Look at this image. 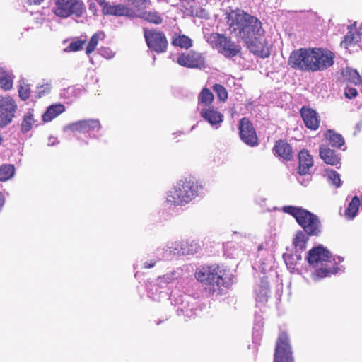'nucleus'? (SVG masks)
Wrapping results in <instances>:
<instances>
[{
  "mask_svg": "<svg viewBox=\"0 0 362 362\" xmlns=\"http://www.w3.org/2000/svg\"><path fill=\"white\" fill-rule=\"evenodd\" d=\"M226 18L230 33L240 38L252 52L262 57L269 55L262 23L256 16L236 9L227 13Z\"/></svg>",
  "mask_w": 362,
  "mask_h": 362,
  "instance_id": "nucleus-1",
  "label": "nucleus"
},
{
  "mask_svg": "<svg viewBox=\"0 0 362 362\" xmlns=\"http://www.w3.org/2000/svg\"><path fill=\"white\" fill-rule=\"evenodd\" d=\"M311 268V278L317 281L339 271L337 264L344 259L341 257H332L329 251L322 245L312 248L306 256Z\"/></svg>",
  "mask_w": 362,
  "mask_h": 362,
  "instance_id": "nucleus-2",
  "label": "nucleus"
},
{
  "mask_svg": "<svg viewBox=\"0 0 362 362\" xmlns=\"http://www.w3.org/2000/svg\"><path fill=\"white\" fill-rule=\"evenodd\" d=\"M202 190L200 182L192 178L181 180L168 191L166 202L170 205L185 206L198 197Z\"/></svg>",
  "mask_w": 362,
  "mask_h": 362,
  "instance_id": "nucleus-3",
  "label": "nucleus"
},
{
  "mask_svg": "<svg viewBox=\"0 0 362 362\" xmlns=\"http://www.w3.org/2000/svg\"><path fill=\"white\" fill-rule=\"evenodd\" d=\"M282 210L292 215L309 235H317L320 233V221L315 214L301 207L292 206H284Z\"/></svg>",
  "mask_w": 362,
  "mask_h": 362,
  "instance_id": "nucleus-4",
  "label": "nucleus"
},
{
  "mask_svg": "<svg viewBox=\"0 0 362 362\" xmlns=\"http://www.w3.org/2000/svg\"><path fill=\"white\" fill-rule=\"evenodd\" d=\"M224 275L225 272L216 264L202 267L195 273L199 281L212 286L209 288V293L217 294L220 293V287L225 286Z\"/></svg>",
  "mask_w": 362,
  "mask_h": 362,
  "instance_id": "nucleus-5",
  "label": "nucleus"
},
{
  "mask_svg": "<svg viewBox=\"0 0 362 362\" xmlns=\"http://www.w3.org/2000/svg\"><path fill=\"white\" fill-rule=\"evenodd\" d=\"M207 42L214 49L227 58L235 57L240 52V47L223 34L211 33Z\"/></svg>",
  "mask_w": 362,
  "mask_h": 362,
  "instance_id": "nucleus-6",
  "label": "nucleus"
},
{
  "mask_svg": "<svg viewBox=\"0 0 362 362\" xmlns=\"http://www.w3.org/2000/svg\"><path fill=\"white\" fill-rule=\"evenodd\" d=\"M101 127L99 119L89 118L69 123L63 127V131L64 132L87 134L90 138H97L95 133L98 132Z\"/></svg>",
  "mask_w": 362,
  "mask_h": 362,
  "instance_id": "nucleus-7",
  "label": "nucleus"
},
{
  "mask_svg": "<svg viewBox=\"0 0 362 362\" xmlns=\"http://www.w3.org/2000/svg\"><path fill=\"white\" fill-rule=\"evenodd\" d=\"M180 275V272L173 271L170 274L163 275L162 277H159L156 282L154 284H150L148 286V291L149 296L153 300H160L162 298H167L168 296V284L173 279H177Z\"/></svg>",
  "mask_w": 362,
  "mask_h": 362,
  "instance_id": "nucleus-8",
  "label": "nucleus"
},
{
  "mask_svg": "<svg viewBox=\"0 0 362 362\" xmlns=\"http://www.w3.org/2000/svg\"><path fill=\"white\" fill-rule=\"evenodd\" d=\"M85 9L83 3L78 0H55L53 11L57 16L66 18L71 15L80 17Z\"/></svg>",
  "mask_w": 362,
  "mask_h": 362,
  "instance_id": "nucleus-9",
  "label": "nucleus"
},
{
  "mask_svg": "<svg viewBox=\"0 0 362 362\" xmlns=\"http://www.w3.org/2000/svg\"><path fill=\"white\" fill-rule=\"evenodd\" d=\"M311 61V48H300L291 52L288 62L291 67L313 72V63Z\"/></svg>",
  "mask_w": 362,
  "mask_h": 362,
  "instance_id": "nucleus-10",
  "label": "nucleus"
},
{
  "mask_svg": "<svg viewBox=\"0 0 362 362\" xmlns=\"http://www.w3.org/2000/svg\"><path fill=\"white\" fill-rule=\"evenodd\" d=\"M274 362H294L292 349L286 332L279 334L274 355Z\"/></svg>",
  "mask_w": 362,
  "mask_h": 362,
  "instance_id": "nucleus-11",
  "label": "nucleus"
},
{
  "mask_svg": "<svg viewBox=\"0 0 362 362\" xmlns=\"http://www.w3.org/2000/svg\"><path fill=\"white\" fill-rule=\"evenodd\" d=\"M18 105L10 96L0 97V127L9 124L16 112Z\"/></svg>",
  "mask_w": 362,
  "mask_h": 362,
  "instance_id": "nucleus-12",
  "label": "nucleus"
},
{
  "mask_svg": "<svg viewBox=\"0 0 362 362\" xmlns=\"http://www.w3.org/2000/svg\"><path fill=\"white\" fill-rule=\"evenodd\" d=\"M177 62L182 66L201 69L205 67V57L202 53L191 50L180 54Z\"/></svg>",
  "mask_w": 362,
  "mask_h": 362,
  "instance_id": "nucleus-13",
  "label": "nucleus"
},
{
  "mask_svg": "<svg viewBox=\"0 0 362 362\" xmlns=\"http://www.w3.org/2000/svg\"><path fill=\"white\" fill-rule=\"evenodd\" d=\"M144 37L148 47L151 50L158 53L165 52L168 41L163 33L145 30Z\"/></svg>",
  "mask_w": 362,
  "mask_h": 362,
  "instance_id": "nucleus-14",
  "label": "nucleus"
},
{
  "mask_svg": "<svg viewBox=\"0 0 362 362\" xmlns=\"http://www.w3.org/2000/svg\"><path fill=\"white\" fill-rule=\"evenodd\" d=\"M317 62L313 63V72L327 69L334 64V54L327 49L316 48Z\"/></svg>",
  "mask_w": 362,
  "mask_h": 362,
  "instance_id": "nucleus-15",
  "label": "nucleus"
},
{
  "mask_svg": "<svg viewBox=\"0 0 362 362\" xmlns=\"http://www.w3.org/2000/svg\"><path fill=\"white\" fill-rule=\"evenodd\" d=\"M240 135L246 144L255 146L257 145V136L251 122L247 118H243L239 123Z\"/></svg>",
  "mask_w": 362,
  "mask_h": 362,
  "instance_id": "nucleus-16",
  "label": "nucleus"
},
{
  "mask_svg": "<svg viewBox=\"0 0 362 362\" xmlns=\"http://www.w3.org/2000/svg\"><path fill=\"white\" fill-rule=\"evenodd\" d=\"M201 117L213 128L217 129L223 122V115L214 107H203L200 108Z\"/></svg>",
  "mask_w": 362,
  "mask_h": 362,
  "instance_id": "nucleus-17",
  "label": "nucleus"
},
{
  "mask_svg": "<svg viewBox=\"0 0 362 362\" xmlns=\"http://www.w3.org/2000/svg\"><path fill=\"white\" fill-rule=\"evenodd\" d=\"M180 300V303H177V305H180L177 310L179 315H182L187 318H192L198 314V305L194 299L189 296H185Z\"/></svg>",
  "mask_w": 362,
  "mask_h": 362,
  "instance_id": "nucleus-18",
  "label": "nucleus"
},
{
  "mask_svg": "<svg viewBox=\"0 0 362 362\" xmlns=\"http://www.w3.org/2000/svg\"><path fill=\"white\" fill-rule=\"evenodd\" d=\"M300 115L307 128L315 130L319 127L320 119L317 113L313 109L303 107Z\"/></svg>",
  "mask_w": 362,
  "mask_h": 362,
  "instance_id": "nucleus-19",
  "label": "nucleus"
},
{
  "mask_svg": "<svg viewBox=\"0 0 362 362\" xmlns=\"http://www.w3.org/2000/svg\"><path fill=\"white\" fill-rule=\"evenodd\" d=\"M102 6V11L105 15L112 16H131L132 11L122 4H110L104 1Z\"/></svg>",
  "mask_w": 362,
  "mask_h": 362,
  "instance_id": "nucleus-20",
  "label": "nucleus"
},
{
  "mask_svg": "<svg viewBox=\"0 0 362 362\" xmlns=\"http://www.w3.org/2000/svg\"><path fill=\"white\" fill-rule=\"evenodd\" d=\"M320 157L327 164L337 166L340 163V158L334 150L329 148L325 144L320 146Z\"/></svg>",
  "mask_w": 362,
  "mask_h": 362,
  "instance_id": "nucleus-21",
  "label": "nucleus"
},
{
  "mask_svg": "<svg viewBox=\"0 0 362 362\" xmlns=\"http://www.w3.org/2000/svg\"><path fill=\"white\" fill-rule=\"evenodd\" d=\"M299 167L298 172L300 175L308 173L309 170L313 166V157L308 150H302L298 153Z\"/></svg>",
  "mask_w": 362,
  "mask_h": 362,
  "instance_id": "nucleus-22",
  "label": "nucleus"
},
{
  "mask_svg": "<svg viewBox=\"0 0 362 362\" xmlns=\"http://www.w3.org/2000/svg\"><path fill=\"white\" fill-rule=\"evenodd\" d=\"M255 292L256 294V300L261 303L267 301L269 297V282L267 279L262 277L260 283L255 286Z\"/></svg>",
  "mask_w": 362,
  "mask_h": 362,
  "instance_id": "nucleus-23",
  "label": "nucleus"
},
{
  "mask_svg": "<svg viewBox=\"0 0 362 362\" xmlns=\"http://www.w3.org/2000/svg\"><path fill=\"white\" fill-rule=\"evenodd\" d=\"M65 111V107L62 104H54L47 107L45 112L42 115L44 122H49Z\"/></svg>",
  "mask_w": 362,
  "mask_h": 362,
  "instance_id": "nucleus-24",
  "label": "nucleus"
},
{
  "mask_svg": "<svg viewBox=\"0 0 362 362\" xmlns=\"http://www.w3.org/2000/svg\"><path fill=\"white\" fill-rule=\"evenodd\" d=\"M324 136L325 143L332 147L341 148L344 145L343 136L333 130H327Z\"/></svg>",
  "mask_w": 362,
  "mask_h": 362,
  "instance_id": "nucleus-25",
  "label": "nucleus"
},
{
  "mask_svg": "<svg viewBox=\"0 0 362 362\" xmlns=\"http://www.w3.org/2000/svg\"><path fill=\"white\" fill-rule=\"evenodd\" d=\"M274 151L276 155L284 158V160H289L292 157L291 146L283 141H279L276 142L274 147Z\"/></svg>",
  "mask_w": 362,
  "mask_h": 362,
  "instance_id": "nucleus-26",
  "label": "nucleus"
},
{
  "mask_svg": "<svg viewBox=\"0 0 362 362\" xmlns=\"http://www.w3.org/2000/svg\"><path fill=\"white\" fill-rule=\"evenodd\" d=\"M283 258L288 269L291 272H294L298 262L302 259V256L298 251H295V252H288L283 255Z\"/></svg>",
  "mask_w": 362,
  "mask_h": 362,
  "instance_id": "nucleus-27",
  "label": "nucleus"
},
{
  "mask_svg": "<svg viewBox=\"0 0 362 362\" xmlns=\"http://www.w3.org/2000/svg\"><path fill=\"white\" fill-rule=\"evenodd\" d=\"M37 120L35 119L34 110L29 109L23 115L21 122V132L26 133L32 129L36 124Z\"/></svg>",
  "mask_w": 362,
  "mask_h": 362,
  "instance_id": "nucleus-28",
  "label": "nucleus"
},
{
  "mask_svg": "<svg viewBox=\"0 0 362 362\" xmlns=\"http://www.w3.org/2000/svg\"><path fill=\"white\" fill-rule=\"evenodd\" d=\"M214 99V94L208 88H203L198 96L199 109L203 107H211V104Z\"/></svg>",
  "mask_w": 362,
  "mask_h": 362,
  "instance_id": "nucleus-29",
  "label": "nucleus"
},
{
  "mask_svg": "<svg viewBox=\"0 0 362 362\" xmlns=\"http://www.w3.org/2000/svg\"><path fill=\"white\" fill-rule=\"evenodd\" d=\"M308 235V234L303 231H298L296 234L293 240L296 251L301 252L305 249L307 242L309 239Z\"/></svg>",
  "mask_w": 362,
  "mask_h": 362,
  "instance_id": "nucleus-30",
  "label": "nucleus"
},
{
  "mask_svg": "<svg viewBox=\"0 0 362 362\" xmlns=\"http://www.w3.org/2000/svg\"><path fill=\"white\" fill-rule=\"evenodd\" d=\"M360 203L361 201L358 197L355 196L353 197L345 211V216L347 219L351 220L356 217L359 209Z\"/></svg>",
  "mask_w": 362,
  "mask_h": 362,
  "instance_id": "nucleus-31",
  "label": "nucleus"
},
{
  "mask_svg": "<svg viewBox=\"0 0 362 362\" xmlns=\"http://www.w3.org/2000/svg\"><path fill=\"white\" fill-rule=\"evenodd\" d=\"M344 77L355 85L362 84V76L359 74L357 70L346 67L343 70Z\"/></svg>",
  "mask_w": 362,
  "mask_h": 362,
  "instance_id": "nucleus-32",
  "label": "nucleus"
},
{
  "mask_svg": "<svg viewBox=\"0 0 362 362\" xmlns=\"http://www.w3.org/2000/svg\"><path fill=\"white\" fill-rule=\"evenodd\" d=\"M274 259L272 255H268L265 259L263 261L262 259L258 260L254 268L255 269H259L262 273H266L267 271L270 270L273 266Z\"/></svg>",
  "mask_w": 362,
  "mask_h": 362,
  "instance_id": "nucleus-33",
  "label": "nucleus"
},
{
  "mask_svg": "<svg viewBox=\"0 0 362 362\" xmlns=\"http://www.w3.org/2000/svg\"><path fill=\"white\" fill-rule=\"evenodd\" d=\"M12 74L0 70V87L4 90H9L13 86Z\"/></svg>",
  "mask_w": 362,
  "mask_h": 362,
  "instance_id": "nucleus-34",
  "label": "nucleus"
},
{
  "mask_svg": "<svg viewBox=\"0 0 362 362\" xmlns=\"http://www.w3.org/2000/svg\"><path fill=\"white\" fill-rule=\"evenodd\" d=\"M156 254L158 259L170 260L175 257L170 247V243L163 248H158Z\"/></svg>",
  "mask_w": 362,
  "mask_h": 362,
  "instance_id": "nucleus-35",
  "label": "nucleus"
},
{
  "mask_svg": "<svg viewBox=\"0 0 362 362\" xmlns=\"http://www.w3.org/2000/svg\"><path fill=\"white\" fill-rule=\"evenodd\" d=\"M139 16L148 22L153 23L155 24H160L162 23V17L156 11H145L142 12Z\"/></svg>",
  "mask_w": 362,
  "mask_h": 362,
  "instance_id": "nucleus-36",
  "label": "nucleus"
},
{
  "mask_svg": "<svg viewBox=\"0 0 362 362\" xmlns=\"http://www.w3.org/2000/svg\"><path fill=\"white\" fill-rule=\"evenodd\" d=\"M105 35L103 32L95 33L90 38L88 46L86 47V52L87 54H90L94 51L95 47H97L99 40L104 38Z\"/></svg>",
  "mask_w": 362,
  "mask_h": 362,
  "instance_id": "nucleus-37",
  "label": "nucleus"
},
{
  "mask_svg": "<svg viewBox=\"0 0 362 362\" xmlns=\"http://www.w3.org/2000/svg\"><path fill=\"white\" fill-rule=\"evenodd\" d=\"M14 167L11 165H3L0 166V181H6L14 175Z\"/></svg>",
  "mask_w": 362,
  "mask_h": 362,
  "instance_id": "nucleus-38",
  "label": "nucleus"
},
{
  "mask_svg": "<svg viewBox=\"0 0 362 362\" xmlns=\"http://www.w3.org/2000/svg\"><path fill=\"white\" fill-rule=\"evenodd\" d=\"M197 245V243L194 242H189L187 240L181 241V255H184L193 254L194 252H196Z\"/></svg>",
  "mask_w": 362,
  "mask_h": 362,
  "instance_id": "nucleus-39",
  "label": "nucleus"
},
{
  "mask_svg": "<svg viewBox=\"0 0 362 362\" xmlns=\"http://www.w3.org/2000/svg\"><path fill=\"white\" fill-rule=\"evenodd\" d=\"M173 44L175 46L185 49H188L192 45V40L185 35H180L177 37L173 40Z\"/></svg>",
  "mask_w": 362,
  "mask_h": 362,
  "instance_id": "nucleus-40",
  "label": "nucleus"
},
{
  "mask_svg": "<svg viewBox=\"0 0 362 362\" xmlns=\"http://www.w3.org/2000/svg\"><path fill=\"white\" fill-rule=\"evenodd\" d=\"M18 83L19 97L23 100H25L30 97V88L29 85L23 79H21Z\"/></svg>",
  "mask_w": 362,
  "mask_h": 362,
  "instance_id": "nucleus-41",
  "label": "nucleus"
},
{
  "mask_svg": "<svg viewBox=\"0 0 362 362\" xmlns=\"http://www.w3.org/2000/svg\"><path fill=\"white\" fill-rule=\"evenodd\" d=\"M326 175L330 184L339 187L341 185V179L339 173L334 170H326Z\"/></svg>",
  "mask_w": 362,
  "mask_h": 362,
  "instance_id": "nucleus-42",
  "label": "nucleus"
},
{
  "mask_svg": "<svg viewBox=\"0 0 362 362\" xmlns=\"http://www.w3.org/2000/svg\"><path fill=\"white\" fill-rule=\"evenodd\" d=\"M213 90L216 93L220 101L225 102L226 100L228 98V91L222 85L215 84L213 86Z\"/></svg>",
  "mask_w": 362,
  "mask_h": 362,
  "instance_id": "nucleus-43",
  "label": "nucleus"
},
{
  "mask_svg": "<svg viewBox=\"0 0 362 362\" xmlns=\"http://www.w3.org/2000/svg\"><path fill=\"white\" fill-rule=\"evenodd\" d=\"M85 42H86V40H76L69 44V45L65 49V51H66V52L79 51L83 48Z\"/></svg>",
  "mask_w": 362,
  "mask_h": 362,
  "instance_id": "nucleus-44",
  "label": "nucleus"
},
{
  "mask_svg": "<svg viewBox=\"0 0 362 362\" xmlns=\"http://www.w3.org/2000/svg\"><path fill=\"white\" fill-rule=\"evenodd\" d=\"M269 231L271 235L275 236L281 229V223L276 220L271 221L269 223Z\"/></svg>",
  "mask_w": 362,
  "mask_h": 362,
  "instance_id": "nucleus-45",
  "label": "nucleus"
},
{
  "mask_svg": "<svg viewBox=\"0 0 362 362\" xmlns=\"http://www.w3.org/2000/svg\"><path fill=\"white\" fill-rule=\"evenodd\" d=\"M99 53L103 57L110 59L114 57L115 53L109 47H101Z\"/></svg>",
  "mask_w": 362,
  "mask_h": 362,
  "instance_id": "nucleus-46",
  "label": "nucleus"
},
{
  "mask_svg": "<svg viewBox=\"0 0 362 362\" xmlns=\"http://www.w3.org/2000/svg\"><path fill=\"white\" fill-rule=\"evenodd\" d=\"M131 3L135 8H138V10L141 9L143 7H145L149 2V0H127Z\"/></svg>",
  "mask_w": 362,
  "mask_h": 362,
  "instance_id": "nucleus-47",
  "label": "nucleus"
},
{
  "mask_svg": "<svg viewBox=\"0 0 362 362\" xmlns=\"http://www.w3.org/2000/svg\"><path fill=\"white\" fill-rule=\"evenodd\" d=\"M180 244L181 241H176L170 243V247L172 249L173 253H174L175 256H179L181 255L180 250Z\"/></svg>",
  "mask_w": 362,
  "mask_h": 362,
  "instance_id": "nucleus-48",
  "label": "nucleus"
},
{
  "mask_svg": "<svg viewBox=\"0 0 362 362\" xmlns=\"http://www.w3.org/2000/svg\"><path fill=\"white\" fill-rule=\"evenodd\" d=\"M344 94L346 98L351 99L357 95L358 91L355 88L347 87L345 89Z\"/></svg>",
  "mask_w": 362,
  "mask_h": 362,
  "instance_id": "nucleus-49",
  "label": "nucleus"
},
{
  "mask_svg": "<svg viewBox=\"0 0 362 362\" xmlns=\"http://www.w3.org/2000/svg\"><path fill=\"white\" fill-rule=\"evenodd\" d=\"M52 88V85L50 83H47L40 87H38V92H39V94H40V96H41V95L42 94H45L46 93H48Z\"/></svg>",
  "mask_w": 362,
  "mask_h": 362,
  "instance_id": "nucleus-50",
  "label": "nucleus"
},
{
  "mask_svg": "<svg viewBox=\"0 0 362 362\" xmlns=\"http://www.w3.org/2000/svg\"><path fill=\"white\" fill-rule=\"evenodd\" d=\"M59 143L57 138L54 136H50L48 139V146H54Z\"/></svg>",
  "mask_w": 362,
  "mask_h": 362,
  "instance_id": "nucleus-51",
  "label": "nucleus"
},
{
  "mask_svg": "<svg viewBox=\"0 0 362 362\" xmlns=\"http://www.w3.org/2000/svg\"><path fill=\"white\" fill-rule=\"evenodd\" d=\"M311 57H312V63L316 64L315 61H317V55H316V48H311Z\"/></svg>",
  "mask_w": 362,
  "mask_h": 362,
  "instance_id": "nucleus-52",
  "label": "nucleus"
},
{
  "mask_svg": "<svg viewBox=\"0 0 362 362\" xmlns=\"http://www.w3.org/2000/svg\"><path fill=\"white\" fill-rule=\"evenodd\" d=\"M156 260L154 259H151L150 260V262H146L144 263V268H147V269H149V268H152L155 264H156Z\"/></svg>",
  "mask_w": 362,
  "mask_h": 362,
  "instance_id": "nucleus-53",
  "label": "nucleus"
},
{
  "mask_svg": "<svg viewBox=\"0 0 362 362\" xmlns=\"http://www.w3.org/2000/svg\"><path fill=\"white\" fill-rule=\"evenodd\" d=\"M44 0H28V3L29 4H41Z\"/></svg>",
  "mask_w": 362,
  "mask_h": 362,
  "instance_id": "nucleus-54",
  "label": "nucleus"
},
{
  "mask_svg": "<svg viewBox=\"0 0 362 362\" xmlns=\"http://www.w3.org/2000/svg\"><path fill=\"white\" fill-rule=\"evenodd\" d=\"M263 249H264V245H260L258 247V251H259V252H260Z\"/></svg>",
  "mask_w": 362,
  "mask_h": 362,
  "instance_id": "nucleus-55",
  "label": "nucleus"
}]
</instances>
